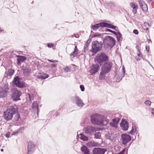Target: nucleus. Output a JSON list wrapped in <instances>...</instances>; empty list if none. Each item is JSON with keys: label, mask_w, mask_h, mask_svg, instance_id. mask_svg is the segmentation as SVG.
<instances>
[{"label": "nucleus", "mask_w": 154, "mask_h": 154, "mask_svg": "<svg viewBox=\"0 0 154 154\" xmlns=\"http://www.w3.org/2000/svg\"><path fill=\"white\" fill-rule=\"evenodd\" d=\"M4 150L3 149H1V151L2 152Z\"/></svg>", "instance_id": "59"}, {"label": "nucleus", "mask_w": 154, "mask_h": 154, "mask_svg": "<svg viewBox=\"0 0 154 154\" xmlns=\"http://www.w3.org/2000/svg\"><path fill=\"white\" fill-rule=\"evenodd\" d=\"M17 57L19 58L17 59V63L18 65H19L20 64L21 62H24L26 59V57L24 56L17 55Z\"/></svg>", "instance_id": "21"}, {"label": "nucleus", "mask_w": 154, "mask_h": 154, "mask_svg": "<svg viewBox=\"0 0 154 154\" xmlns=\"http://www.w3.org/2000/svg\"><path fill=\"white\" fill-rule=\"evenodd\" d=\"M121 142L123 145H126L131 140V137L129 135L126 134H122L121 136Z\"/></svg>", "instance_id": "10"}, {"label": "nucleus", "mask_w": 154, "mask_h": 154, "mask_svg": "<svg viewBox=\"0 0 154 154\" xmlns=\"http://www.w3.org/2000/svg\"><path fill=\"white\" fill-rule=\"evenodd\" d=\"M70 68L68 66H66L64 68V70L65 72H70Z\"/></svg>", "instance_id": "35"}, {"label": "nucleus", "mask_w": 154, "mask_h": 154, "mask_svg": "<svg viewBox=\"0 0 154 154\" xmlns=\"http://www.w3.org/2000/svg\"><path fill=\"white\" fill-rule=\"evenodd\" d=\"M2 31H3V30H2V29H1L0 28V32H2Z\"/></svg>", "instance_id": "60"}, {"label": "nucleus", "mask_w": 154, "mask_h": 154, "mask_svg": "<svg viewBox=\"0 0 154 154\" xmlns=\"http://www.w3.org/2000/svg\"><path fill=\"white\" fill-rule=\"evenodd\" d=\"M15 115L14 116V120L15 121V122L18 121L19 119H20V115L19 113H15Z\"/></svg>", "instance_id": "28"}, {"label": "nucleus", "mask_w": 154, "mask_h": 154, "mask_svg": "<svg viewBox=\"0 0 154 154\" xmlns=\"http://www.w3.org/2000/svg\"><path fill=\"white\" fill-rule=\"evenodd\" d=\"M130 6L133 8V14H136L138 9V6L134 2H131L130 3Z\"/></svg>", "instance_id": "20"}, {"label": "nucleus", "mask_w": 154, "mask_h": 154, "mask_svg": "<svg viewBox=\"0 0 154 154\" xmlns=\"http://www.w3.org/2000/svg\"><path fill=\"white\" fill-rule=\"evenodd\" d=\"M152 109L153 111H154V109H153V108H152Z\"/></svg>", "instance_id": "62"}, {"label": "nucleus", "mask_w": 154, "mask_h": 154, "mask_svg": "<svg viewBox=\"0 0 154 154\" xmlns=\"http://www.w3.org/2000/svg\"><path fill=\"white\" fill-rule=\"evenodd\" d=\"M80 88L81 89V90L82 91H83L85 90V88L83 85H81L80 86Z\"/></svg>", "instance_id": "45"}, {"label": "nucleus", "mask_w": 154, "mask_h": 154, "mask_svg": "<svg viewBox=\"0 0 154 154\" xmlns=\"http://www.w3.org/2000/svg\"><path fill=\"white\" fill-rule=\"evenodd\" d=\"M106 149L100 148H94L93 151V154H104L106 151Z\"/></svg>", "instance_id": "14"}, {"label": "nucleus", "mask_w": 154, "mask_h": 154, "mask_svg": "<svg viewBox=\"0 0 154 154\" xmlns=\"http://www.w3.org/2000/svg\"><path fill=\"white\" fill-rule=\"evenodd\" d=\"M14 73V70L12 69H10L7 72H6L5 74V77H8L9 76L12 75Z\"/></svg>", "instance_id": "25"}, {"label": "nucleus", "mask_w": 154, "mask_h": 154, "mask_svg": "<svg viewBox=\"0 0 154 154\" xmlns=\"http://www.w3.org/2000/svg\"><path fill=\"white\" fill-rule=\"evenodd\" d=\"M139 3L142 10L146 12L148 10V7L145 2L142 0H139Z\"/></svg>", "instance_id": "18"}, {"label": "nucleus", "mask_w": 154, "mask_h": 154, "mask_svg": "<svg viewBox=\"0 0 154 154\" xmlns=\"http://www.w3.org/2000/svg\"><path fill=\"white\" fill-rule=\"evenodd\" d=\"M47 46L49 48H51L54 46V44L53 43H48L47 45Z\"/></svg>", "instance_id": "42"}, {"label": "nucleus", "mask_w": 154, "mask_h": 154, "mask_svg": "<svg viewBox=\"0 0 154 154\" xmlns=\"http://www.w3.org/2000/svg\"><path fill=\"white\" fill-rule=\"evenodd\" d=\"M74 51L76 52L77 53H78V48H77V46L76 45H75V49H74Z\"/></svg>", "instance_id": "50"}, {"label": "nucleus", "mask_w": 154, "mask_h": 154, "mask_svg": "<svg viewBox=\"0 0 154 154\" xmlns=\"http://www.w3.org/2000/svg\"><path fill=\"white\" fill-rule=\"evenodd\" d=\"M113 122H111L110 123V125L112 127H116V123L115 122H116V118H114L112 120Z\"/></svg>", "instance_id": "33"}, {"label": "nucleus", "mask_w": 154, "mask_h": 154, "mask_svg": "<svg viewBox=\"0 0 154 154\" xmlns=\"http://www.w3.org/2000/svg\"><path fill=\"white\" fill-rule=\"evenodd\" d=\"M99 68V66L98 64H93L92 65L89 72L91 74H94L98 72Z\"/></svg>", "instance_id": "17"}, {"label": "nucleus", "mask_w": 154, "mask_h": 154, "mask_svg": "<svg viewBox=\"0 0 154 154\" xmlns=\"http://www.w3.org/2000/svg\"><path fill=\"white\" fill-rule=\"evenodd\" d=\"M145 104L148 106H149L151 105V102L149 100H147L145 101Z\"/></svg>", "instance_id": "40"}, {"label": "nucleus", "mask_w": 154, "mask_h": 154, "mask_svg": "<svg viewBox=\"0 0 154 154\" xmlns=\"http://www.w3.org/2000/svg\"><path fill=\"white\" fill-rule=\"evenodd\" d=\"M146 51L147 52H149V48L148 46H146Z\"/></svg>", "instance_id": "55"}, {"label": "nucleus", "mask_w": 154, "mask_h": 154, "mask_svg": "<svg viewBox=\"0 0 154 154\" xmlns=\"http://www.w3.org/2000/svg\"><path fill=\"white\" fill-rule=\"evenodd\" d=\"M119 116H120V114H116V116L118 117L117 118H116V125H117L119 123L120 120V118H119Z\"/></svg>", "instance_id": "38"}, {"label": "nucleus", "mask_w": 154, "mask_h": 154, "mask_svg": "<svg viewBox=\"0 0 154 154\" xmlns=\"http://www.w3.org/2000/svg\"><path fill=\"white\" fill-rule=\"evenodd\" d=\"M13 83L16 86L20 88H25L26 86V84L22 81V79L18 76H16L14 78Z\"/></svg>", "instance_id": "8"}, {"label": "nucleus", "mask_w": 154, "mask_h": 154, "mask_svg": "<svg viewBox=\"0 0 154 154\" xmlns=\"http://www.w3.org/2000/svg\"><path fill=\"white\" fill-rule=\"evenodd\" d=\"M108 57L104 53H101L98 54L95 58V61L96 63L101 65L103 63H105L108 60Z\"/></svg>", "instance_id": "4"}, {"label": "nucleus", "mask_w": 154, "mask_h": 154, "mask_svg": "<svg viewBox=\"0 0 154 154\" xmlns=\"http://www.w3.org/2000/svg\"><path fill=\"white\" fill-rule=\"evenodd\" d=\"M23 72L24 75L26 76L28 75L30 73L31 69L28 67H23Z\"/></svg>", "instance_id": "22"}, {"label": "nucleus", "mask_w": 154, "mask_h": 154, "mask_svg": "<svg viewBox=\"0 0 154 154\" xmlns=\"http://www.w3.org/2000/svg\"><path fill=\"white\" fill-rule=\"evenodd\" d=\"M136 48L137 50V52H140V50L139 49V47L138 45H136Z\"/></svg>", "instance_id": "51"}, {"label": "nucleus", "mask_w": 154, "mask_h": 154, "mask_svg": "<svg viewBox=\"0 0 154 154\" xmlns=\"http://www.w3.org/2000/svg\"><path fill=\"white\" fill-rule=\"evenodd\" d=\"M126 148H125L119 153L116 154H124L125 153V152L126 150Z\"/></svg>", "instance_id": "41"}, {"label": "nucleus", "mask_w": 154, "mask_h": 154, "mask_svg": "<svg viewBox=\"0 0 154 154\" xmlns=\"http://www.w3.org/2000/svg\"><path fill=\"white\" fill-rule=\"evenodd\" d=\"M147 30L148 29V28H147Z\"/></svg>", "instance_id": "64"}, {"label": "nucleus", "mask_w": 154, "mask_h": 154, "mask_svg": "<svg viewBox=\"0 0 154 154\" xmlns=\"http://www.w3.org/2000/svg\"><path fill=\"white\" fill-rule=\"evenodd\" d=\"M105 31L106 32H111L112 33H113L114 35H116V31H112L109 29H106L105 30Z\"/></svg>", "instance_id": "39"}, {"label": "nucleus", "mask_w": 154, "mask_h": 154, "mask_svg": "<svg viewBox=\"0 0 154 154\" xmlns=\"http://www.w3.org/2000/svg\"><path fill=\"white\" fill-rule=\"evenodd\" d=\"M137 131L136 126L135 125H133L131 130L129 132V133L131 134H133L134 133Z\"/></svg>", "instance_id": "30"}, {"label": "nucleus", "mask_w": 154, "mask_h": 154, "mask_svg": "<svg viewBox=\"0 0 154 154\" xmlns=\"http://www.w3.org/2000/svg\"><path fill=\"white\" fill-rule=\"evenodd\" d=\"M72 37H75L76 38H78L79 37V35L78 34H74L72 35Z\"/></svg>", "instance_id": "46"}, {"label": "nucleus", "mask_w": 154, "mask_h": 154, "mask_svg": "<svg viewBox=\"0 0 154 154\" xmlns=\"http://www.w3.org/2000/svg\"><path fill=\"white\" fill-rule=\"evenodd\" d=\"M89 144L91 145V146H96L97 145V143L96 142H90Z\"/></svg>", "instance_id": "34"}, {"label": "nucleus", "mask_w": 154, "mask_h": 154, "mask_svg": "<svg viewBox=\"0 0 154 154\" xmlns=\"http://www.w3.org/2000/svg\"><path fill=\"white\" fill-rule=\"evenodd\" d=\"M121 129L123 131H127L128 128L129 124L125 119H122L120 124Z\"/></svg>", "instance_id": "15"}, {"label": "nucleus", "mask_w": 154, "mask_h": 154, "mask_svg": "<svg viewBox=\"0 0 154 154\" xmlns=\"http://www.w3.org/2000/svg\"><path fill=\"white\" fill-rule=\"evenodd\" d=\"M8 88L6 86L0 88V97H5L7 95Z\"/></svg>", "instance_id": "16"}, {"label": "nucleus", "mask_w": 154, "mask_h": 154, "mask_svg": "<svg viewBox=\"0 0 154 154\" xmlns=\"http://www.w3.org/2000/svg\"><path fill=\"white\" fill-rule=\"evenodd\" d=\"M57 64H52L51 65V66L52 67L54 68L57 66Z\"/></svg>", "instance_id": "52"}, {"label": "nucleus", "mask_w": 154, "mask_h": 154, "mask_svg": "<svg viewBox=\"0 0 154 154\" xmlns=\"http://www.w3.org/2000/svg\"><path fill=\"white\" fill-rule=\"evenodd\" d=\"M152 113L153 114V115L154 116V113L153 112H152Z\"/></svg>", "instance_id": "63"}, {"label": "nucleus", "mask_w": 154, "mask_h": 154, "mask_svg": "<svg viewBox=\"0 0 154 154\" xmlns=\"http://www.w3.org/2000/svg\"><path fill=\"white\" fill-rule=\"evenodd\" d=\"M28 95L29 99V100H31L32 98V96L29 93L28 94Z\"/></svg>", "instance_id": "49"}, {"label": "nucleus", "mask_w": 154, "mask_h": 154, "mask_svg": "<svg viewBox=\"0 0 154 154\" xmlns=\"http://www.w3.org/2000/svg\"><path fill=\"white\" fill-rule=\"evenodd\" d=\"M35 145L32 141H30L27 145V154H31L33 153L35 149Z\"/></svg>", "instance_id": "13"}, {"label": "nucleus", "mask_w": 154, "mask_h": 154, "mask_svg": "<svg viewBox=\"0 0 154 154\" xmlns=\"http://www.w3.org/2000/svg\"><path fill=\"white\" fill-rule=\"evenodd\" d=\"M103 42L96 41L92 43V49L91 51L95 54L102 49Z\"/></svg>", "instance_id": "6"}, {"label": "nucleus", "mask_w": 154, "mask_h": 154, "mask_svg": "<svg viewBox=\"0 0 154 154\" xmlns=\"http://www.w3.org/2000/svg\"><path fill=\"white\" fill-rule=\"evenodd\" d=\"M152 1V0H148V1L149 2H151V1Z\"/></svg>", "instance_id": "61"}, {"label": "nucleus", "mask_w": 154, "mask_h": 154, "mask_svg": "<svg viewBox=\"0 0 154 154\" xmlns=\"http://www.w3.org/2000/svg\"><path fill=\"white\" fill-rule=\"evenodd\" d=\"M16 109L13 106H8L6 110L4 112L3 117L5 119L9 121L13 117V115L15 114Z\"/></svg>", "instance_id": "2"}, {"label": "nucleus", "mask_w": 154, "mask_h": 154, "mask_svg": "<svg viewBox=\"0 0 154 154\" xmlns=\"http://www.w3.org/2000/svg\"><path fill=\"white\" fill-rule=\"evenodd\" d=\"M18 133V131H16V132H13V133L12 135H17Z\"/></svg>", "instance_id": "54"}, {"label": "nucleus", "mask_w": 154, "mask_h": 154, "mask_svg": "<svg viewBox=\"0 0 154 154\" xmlns=\"http://www.w3.org/2000/svg\"><path fill=\"white\" fill-rule=\"evenodd\" d=\"M103 43L105 48L110 49L115 45V40L110 36H106L103 39Z\"/></svg>", "instance_id": "3"}, {"label": "nucleus", "mask_w": 154, "mask_h": 154, "mask_svg": "<svg viewBox=\"0 0 154 154\" xmlns=\"http://www.w3.org/2000/svg\"><path fill=\"white\" fill-rule=\"evenodd\" d=\"M100 27H106L116 30V26H113L111 24L104 22L92 25L91 28L93 30L95 31Z\"/></svg>", "instance_id": "5"}, {"label": "nucleus", "mask_w": 154, "mask_h": 154, "mask_svg": "<svg viewBox=\"0 0 154 154\" xmlns=\"http://www.w3.org/2000/svg\"><path fill=\"white\" fill-rule=\"evenodd\" d=\"M135 58L137 61H139L140 60V58L139 57H136Z\"/></svg>", "instance_id": "57"}, {"label": "nucleus", "mask_w": 154, "mask_h": 154, "mask_svg": "<svg viewBox=\"0 0 154 154\" xmlns=\"http://www.w3.org/2000/svg\"><path fill=\"white\" fill-rule=\"evenodd\" d=\"M133 32L136 35H137L138 34V31L137 29H134L133 30Z\"/></svg>", "instance_id": "47"}, {"label": "nucleus", "mask_w": 154, "mask_h": 154, "mask_svg": "<svg viewBox=\"0 0 154 154\" xmlns=\"http://www.w3.org/2000/svg\"><path fill=\"white\" fill-rule=\"evenodd\" d=\"M10 135V132H8L7 133H6L5 134L6 137L8 138Z\"/></svg>", "instance_id": "48"}, {"label": "nucleus", "mask_w": 154, "mask_h": 154, "mask_svg": "<svg viewBox=\"0 0 154 154\" xmlns=\"http://www.w3.org/2000/svg\"><path fill=\"white\" fill-rule=\"evenodd\" d=\"M94 135L95 138L97 139H100L101 136L100 133L99 132L96 133Z\"/></svg>", "instance_id": "31"}, {"label": "nucleus", "mask_w": 154, "mask_h": 154, "mask_svg": "<svg viewBox=\"0 0 154 154\" xmlns=\"http://www.w3.org/2000/svg\"><path fill=\"white\" fill-rule=\"evenodd\" d=\"M106 4H107L108 5H109V6H110L111 7H112L113 6H114V4L112 2H110L109 3H106Z\"/></svg>", "instance_id": "43"}, {"label": "nucleus", "mask_w": 154, "mask_h": 154, "mask_svg": "<svg viewBox=\"0 0 154 154\" xmlns=\"http://www.w3.org/2000/svg\"><path fill=\"white\" fill-rule=\"evenodd\" d=\"M148 42H151L152 43V41H151V39L148 40Z\"/></svg>", "instance_id": "58"}, {"label": "nucleus", "mask_w": 154, "mask_h": 154, "mask_svg": "<svg viewBox=\"0 0 154 154\" xmlns=\"http://www.w3.org/2000/svg\"><path fill=\"white\" fill-rule=\"evenodd\" d=\"M32 107L34 109H38V105L37 102L36 101H34L32 104Z\"/></svg>", "instance_id": "29"}, {"label": "nucleus", "mask_w": 154, "mask_h": 154, "mask_svg": "<svg viewBox=\"0 0 154 154\" xmlns=\"http://www.w3.org/2000/svg\"><path fill=\"white\" fill-rule=\"evenodd\" d=\"M91 120L93 124L100 126L106 125L109 122L104 116L98 113L92 114L91 116Z\"/></svg>", "instance_id": "1"}, {"label": "nucleus", "mask_w": 154, "mask_h": 154, "mask_svg": "<svg viewBox=\"0 0 154 154\" xmlns=\"http://www.w3.org/2000/svg\"><path fill=\"white\" fill-rule=\"evenodd\" d=\"M77 54L78 53L74 51L71 54L70 56L71 58H73L75 57Z\"/></svg>", "instance_id": "32"}, {"label": "nucleus", "mask_w": 154, "mask_h": 154, "mask_svg": "<svg viewBox=\"0 0 154 154\" xmlns=\"http://www.w3.org/2000/svg\"><path fill=\"white\" fill-rule=\"evenodd\" d=\"M96 131L97 128L95 127L91 126H87L85 128V133L90 135H92Z\"/></svg>", "instance_id": "12"}, {"label": "nucleus", "mask_w": 154, "mask_h": 154, "mask_svg": "<svg viewBox=\"0 0 154 154\" xmlns=\"http://www.w3.org/2000/svg\"><path fill=\"white\" fill-rule=\"evenodd\" d=\"M101 34L99 33H94V34H92V35L91 37L93 38L95 37H99L101 36Z\"/></svg>", "instance_id": "36"}, {"label": "nucleus", "mask_w": 154, "mask_h": 154, "mask_svg": "<svg viewBox=\"0 0 154 154\" xmlns=\"http://www.w3.org/2000/svg\"><path fill=\"white\" fill-rule=\"evenodd\" d=\"M80 138L81 140L84 141H87L88 140V137L84 135L83 134H80Z\"/></svg>", "instance_id": "27"}, {"label": "nucleus", "mask_w": 154, "mask_h": 154, "mask_svg": "<svg viewBox=\"0 0 154 154\" xmlns=\"http://www.w3.org/2000/svg\"><path fill=\"white\" fill-rule=\"evenodd\" d=\"M78 134V132H77V139H78L79 138H80V134L79 135Z\"/></svg>", "instance_id": "56"}, {"label": "nucleus", "mask_w": 154, "mask_h": 154, "mask_svg": "<svg viewBox=\"0 0 154 154\" xmlns=\"http://www.w3.org/2000/svg\"><path fill=\"white\" fill-rule=\"evenodd\" d=\"M21 92L16 89L14 88L11 91V98L13 101H17L20 100V96L21 95Z\"/></svg>", "instance_id": "7"}, {"label": "nucleus", "mask_w": 154, "mask_h": 154, "mask_svg": "<svg viewBox=\"0 0 154 154\" xmlns=\"http://www.w3.org/2000/svg\"><path fill=\"white\" fill-rule=\"evenodd\" d=\"M48 75L47 74H44V75H42L41 76L40 78L42 79H45L46 78L48 77Z\"/></svg>", "instance_id": "37"}, {"label": "nucleus", "mask_w": 154, "mask_h": 154, "mask_svg": "<svg viewBox=\"0 0 154 154\" xmlns=\"http://www.w3.org/2000/svg\"><path fill=\"white\" fill-rule=\"evenodd\" d=\"M72 101L79 107H82L84 105L82 100L78 96H75L72 98Z\"/></svg>", "instance_id": "9"}, {"label": "nucleus", "mask_w": 154, "mask_h": 154, "mask_svg": "<svg viewBox=\"0 0 154 154\" xmlns=\"http://www.w3.org/2000/svg\"><path fill=\"white\" fill-rule=\"evenodd\" d=\"M91 40L88 39L85 43L84 48V52H85L88 49V47L89 45V43H90Z\"/></svg>", "instance_id": "26"}, {"label": "nucleus", "mask_w": 154, "mask_h": 154, "mask_svg": "<svg viewBox=\"0 0 154 154\" xmlns=\"http://www.w3.org/2000/svg\"><path fill=\"white\" fill-rule=\"evenodd\" d=\"M81 151L84 154H90V151L88 147L85 146H83L81 148Z\"/></svg>", "instance_id": "24"}, {"label": "nucleus", "mask_w": 154, "mask_h": 154, "mask_svg": "<svg viewBox=\"0 0 154 154\" xmlns=\"http://www.w3.org/2000/svg\"><path fill=\"white\" fill-rule=\"evenodd\" d=\"M122 72L123 73H122L121 75H117V77L116 79V82H119L121 80L122 78L124 77L125 75V67L123 66L122 67Z\"/></svg>", "instance_id": "19"}, {"label": "nucleus", "mask_w": 154, "mask_h": 154, "mask_svg": "<svg viewBox=\"0 0 154 154\" xmlns=\"http://www.w3.org/2000/svg\"><path fill=\"white\" fill-rule=\"evenodd\" d=\"M116 38H117L118 41L119 42L122 40V34L120 33L119 31L116 30Z\"/></svg>", "instance_id": "23"}, {"label": "nucleus", "mask_w": 154, "mask_h": 154, "mask_svg": "<svg viewBox=\"0 0 154 154\" xmlns=\"http://www.w3.org/2000/svg\"><path fill=\"white\" fill-rule=\"evenodd\" d=\"M48 61L49 62H53V63H56V62H58V61L57 60H48Z\"/></svg>", "instance_id": "44"}, {"label": "nucleus", "mask_w": 154, "mask_h": 154, "mask_svg": "<svg viewBox=\"0 0 154 154\" xmlns=\"http://www.w3.org/2000/svg\"><path fill=\"white\" fill-rule=\"evenodd\" d=\"M112 66V63H104V65L102 67V72L100 73V75L102 74V73H108L110 71Z\"/></svg>", "instance_id": "11"}, {"label": "nucleus", "mask_w": 154, "mask_h": 154, "mask_svg": "<svg viewBox=\"0 0 154 154\" xmlns=\"http://www.w3.org/2000/svg\"><path fill=\"white\" fill-rule=\"evenodd\" d=\"M139 53L137 54V56L138 57H142L143 56L142 55L141 53H140V52H138Z\"/></svg>", "instance_id": "53"}]
</instances>
